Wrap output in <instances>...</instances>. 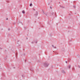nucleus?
<instances>
[{
  "instance_id": "15",
  "label": "nucleus",
  "mask_w": 80,
  "mask_h": 80,
  "mask_svg": "<svg viewBox=\"0 0 80 80\" xmlns=\"http://www.w3.org/2000/svg\"><path fill=\"white\" fill-rule=\"evenodd\" d=\"M16 55L17 56V53H16Z\"/></svg>"
},
{
  "instance_id": "18",
  "label": "nucleus",
  "mask_w": 80,
  "mask_h": 80,
  "mask_svg": "<svg viewBox=\"0 0 80 80\" xmlns=\"http://www.w3.org/2000/svg\"><path fill=\"white\" fill-rule=\"evenodd\" d=\"M0 49H2V48H0Z\"/></svg>"
},
{
  "instance_id": "2",
  "label": "nucleus",
  "mask_w": 80,
  "mask_h": 80,
  "mask_svg": "<svg viewBox=\"0 0 80 80\" xmlns=\"http://www.w3.org/2000/svg\"><path fill=\"white\" fill-rule=\"evenodd\" d=\"M38 15V12L37 11H36L35 12V17H37Z\"/></svg>"
},
{
  "instance_id": "9",
  "label": "nucleus",
  "mask_w": 80,
  "mask_h": 80,
  "mask_svg": "<svg viewBox=\"0 0 80 80\" xmlns=\"http://www.w3.org/2000/svg\"><path fill=\"white\" fill-rule=\"evenodd\" d=\"M42 13L43 14H45V12H44V11L43 10H42Z\"/></svg>"
},
{
  "instance_id": "16",
  "label": "nucleus",
  "mask_w": 80,
  "mask_h": 80,
  "mask_svg": "<svg viewBox=\"0 0 80 80\" xmlns=\"http://www.w3.org/2000/svg\"><path fill=\"white\" fill-rule=\"evenodd\" d=\"M74 8H75V6H74Z\"/></svg>"
},
{
  "instance_id": "17",
  "label": "nucleus",
  "mask_w": 80,
  "mask_h": 80,
  "mask_svg": "<svg viewBox=\"0 0 80 80\" xmlns=\"http://www.w3.org/2000/svg\"><path fill=\"white\" fill-rule=\"evenodd\" d=\"M26 39H27V40H28V38H27Z\"/></svg>"
},
{
  "instance_id": "7",
  "label": "nucleus",
  "mask_w": 80,
  "mask_h": 80,
  "mask_svg": "<svg viewBox=\"0 0 80 80\" xmlns=\"http://www.w3.org/2000/svg\"><path fill=\"white\" fill-rule=\"evenodd\" d=\"M30 7H32V3H31L30 4Z\"/></svg>"
},
{
  "instance_id": "3",
  "label": "nucleus",
  "mask_w": 80,
  "mask_h": 80,
  "mask_svg": "<svg viewBox=\"0 0 80 80\" xmlns=\"http://www.w3.org/2000/svg\"><path fill=\"white\" fill-rule=\"evenodd\" d=\"M62 72L63 73H66V72L65 71V70H61Z\"/></svg>"
},
{
  "instance_id": "20",
  "label": "nucleus",
  "mask_w": 80,
  "mask_h": 80,
  "mask_svg": "<svg viewBox=\"0 0 80 80\" xmlns=\"http://www.w3.org/2000/svg\"><path fill=\"white\" fill-rule=\"evenodd\" d=\"M19 41H18V42Z\"/></svg>"
},
{
  "instance_id": "10",
  "label": "nucleus",
  "mask_w": 80,
  "mask_h": 80,
  "mask_svg": "<svg viewBox=\"0 0 80 80\" xmlns=\"http://www.w3.org/2000/svg\"><path fill=\"white\" fill-rule=\"evenodd\" d=\"M34 42H31V43H32V44H33V43Z\"/></svg>"
},
{
  "instance_id": "22",
  "label": "nucleus",
  "mask_w": 80,
  "mask_h": 80,
  "mask_svg": "<svg viewBox=\"0 0 80 80\" xmlns=\"http://www.w3.org/2000/svg\"><path fill=\"white\" fill-rule=\"evenodd\" d=\"M79 67H80V66H79Z\"/></svg>"
},
{
  "instance_id": "11",
  "label": "nucleus",
  "mask_w": 80,
  "mask_h": 80,
  "mask_svg": "<svg viewBox=\"0 0 80 80\" xmlns=\"http://www.w3.org/2000/svg\"><path fill=\"white\" fill-rule=\"evenodd\" d=\"M35 42L36 43H37V41H35Z\"/></svg>"
},
{
  "instance_id": "13",
  "label": "nucleus",
  "mask_w": 80,
  "mask_h": 80,
  "mask_svg": "<svg viewBox=\"0 0 80 80\" xmlns=\"http://www.w3.org/2000/svg\"><path fill=\"white\" fill-rule=\"evenodd\" d=\"M65 62L66 63H67L68 62H67V61H66Z\"/></svg>"
},
{
  "instance_id": "6",
  "label": "nucleus",
  "mask_w": 80,
  "mask_h": 80,
  "mask_svg": "<svg viewBox=\"0 0 80 80\" xmlns=\"http://www.w3.org/2000/svg\"><path fill=\"white\" fill-rule=\"evenodd\" d=\"M68 68L70 69V68H71V67H70V65H69L68 67Z\"/></svg>"
},
{
  "instance_id": "1",
  "label": "nucleus",
  "mask_w": 80,
  "mask_h": 80,
  "mask_svg": "<svg viewBox=\"0 0 80 80\" xmlns=\"http://www.w3.org/2000/svg\"><path fill=\"white\" fill-rule=\"evenodd\" d=\"M42 64L45 67H48L49 66V63L47 62L42 63Z\"/></svg>"
},
{
  "instance_id": "23",
  "label": "nucleus",
  "mask_w": 80,
  "mask_h": 80,
  "mask_svg": "<svg viewBox=\"0 0 80 80\" xmlns=\"http://www.w3.org/2000/svg\"><path fill=\"white\" fill-rule=\"evenodd\" d=\"M22 77H23V75H22Z\"/></svg>"
},
{
  "instance_id": "19",
  "label": "nucleus",
  "mask_w": 80,
  "mask_h": 80,
  "mask_svg": "<svg viewBox=\"0 0 80 80\" xmlns=\"http://www.w3.org/2000/svg\"><path fill=\"white\" fill-rule=\"evenodd\" d=\"M50 8H52V7H51V6H50Z\"/></svg>"
},
{
  "instance_id": "4",
  "label": "nucleus",
  "mask_w": 80,
  "mask_h": 80,
  "mask_svg": "<svg viewBox=\"0 0 80 80\" xmlns=\"http://www.w3.org/2000/svg\"><path fill=\"white\" fill-rule=\"evenodd\" d=\"M60 7H61V8H65V7L62 6V5H60Z\"/></svg>"
},
{
  "instance_id": "21",
  "label": "nucleus",
  "mask_w": 80,
  "mask_h": 80,
  "mask_svg": "<svg viewBox=\"0 0 80 80\" xmlns=\"http://www.w3.org/2000/svg\"><path fill=\"white\" fill-rule=\"evenodd\" d=\"M51 35V36H52V35Z\"/></svg>"
},
{
  "instance_id": "25",
  "label": "nucleus",
  "mask_w": 80,
  "mask_h": 80,
  "mask_svg": "<svg viewBox=\"0 0 80 80\" xmlns=\"http://www.w3.org/2000/svg\"><path fill=\"white\" fill-rule=\"evenodd\" d=\"M17 43H18V42H17Z\"/></svg>"
},
{
  "instance_id": "5",
  "label": "nucleus",
  "mask_w": 80,
  "mask_h": 80,
  "mask_svg": "<svg viewBox=\"0 0 80 80\" xmlns=\"http://www.w3.org/2000/svg\"><path fill=\"white\" fill-rule=\"evenodd\" d=\"M52 47H53V48H57V47H54V46H53V45H52Z\"/></svg>"
},
{
  "instance_id": "24",
  "label": "nucleus",
  "mask_w": 80,
  "mask_h": 80,
  "mask_svg": "<svg viewBox=\"0 0 80 80\" xmlns=\"http://www.w3.org/2000/svg\"><path fill=\"white\" fill-rule=\"evenodd\" d=\"M59 3H60V2H59Z\"/></svg>"
},
{
  "instance_id": "12",
  "label": "nucleus",
  "mask_w": 80,
  "mask_h": 80,
  "mask_svg": "<svg viewBox=\"0 0 80 80\" xmlns=\"http://www.w3.org/2000/svg\"><path fill=\"white\" fill-rule=\"evenodd\" d=\"M6 20H8V18H6Z\"/></svg>"
},
{
  "instance_id": "14",
  "label": "nucleus",
  "mask_w": 80,
  "mask_h": 80,
  "mask_svg": "<svg viewBox=\"0 0 80 80\" xmlns=\"http://www.w3.org/2000/svg\"><path fill=\"white\" fill-rule=\"evenodd\" d=\"M10 30V28H8V30L9 31V30Z\"/></svg>"
},
{
  "instance_id": "8",
  "label": "nucleus",
  "mask_w": 80,
  "mask_h": 80,
  "mask_svg": "<svg viewBox=\"0 0 80 80\" xmlns=\"http://www.w3.org/2000/svg\"><path fill=\"white\" fill-rule=\"evenodd\" d=\"M22 13H25V11H24V10L22 11Z\"/></svg>"
}]
</instances>
